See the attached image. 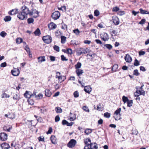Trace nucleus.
<instances>
[{"label":"nucleus","mask_w":149,"mask_h":149,"mask_svg":"<svg viewBox=\"0 0 149 149\" xmlns=\"http://www.w3.org/2000/svg\"><path fill=\"white\" fill-rule=\"evenodd\" d=\"M125 59L128 63L131 62L132 60L131 57L128 54L126 55L125 57Z\"/></svg>","instance_id":"nucleus-13"},{"label":"nucleus","mask_w":149,"mask_h":149,"mask_svg":"<svg viewBox=\"0 0 149 149\" xmlns=\"http://www.w3.org/2000/svg\"><path fill=\"white\" fill-rule=\"evenodd\" d=\"M35 36H39L41 34V32L40 29L37 28L34 32Z\"/></svg>","instance_id":"nucleus-22"},{"label":"nucleus","mask_w":149,"mask_h":149,"mask_svg":"<svg viewBox=\"0 0 149 149\" xmlns=\"http://www.w3.org/2000/svg\"><path fill=\"white\" fill-rule=\"evenodd\" d=\"M87 49H84L83 48H81L77 50V53L78 55L87 53L88 52L87 50Z\"/></svg>","instance_id":"nucleus-8"},{"label":"nucleus","mask_w":149,"mask_h":149,"mask_svg":"<svg viewBox=\"0 0 149 149\" xmlns=\"http://www.w3.org/2000/svg\"><path fill=\"white\" fill-rule=\"evenodd\" d=\"M121 110L120 108H119L116 110L114 112V114L116 115L117 116L116 117L114 116L115 118V119L116 120H119L120 119V113Z\"/></svg>","instance_id":"nucleus-5"},{"label":"nucleus","mask_w":149,"mask_h":149,"mask_svg":"<svg viewBox=\"0 0 149 149\" xmlns=\"http://www.w3.org/2000/svg\"><path fill=\"white\" fill-rule=\"evenodd\" d=\"M11 73L14 76H18L20 73L18 69H14L11 71Z\"/></svg>","instance_id":"nucleus-11"},{"label":"nucleus","mask_w":149,"mask_h":149,"mask_svg":"<svg viewBox=\"0 0 149 149\" xmlns=\"http://www.w3.org/2000/svg\"><path fill=\"white\" fill-rule=\"evenodd\" d=\"M113 22L114 24L116 25H118L119 23V20L118 18L116 16L112 17Z\"/></svg>","instance_id":"nucleus-10"},{"label":"nucleus","mask_w":149,"mask_h":149,"mask_svg":"<svg viewBox=\"0 0 149 149\" xmlns=\"http://www.w3.org/2000/svg\"><path fill=\"white\" fill-rule=\"evenodd\" d=\"M83 110L86 112L89 113L90 112V110L88 107L86 106H84L82 107Z\"/></svg>","instance_id":"nucleus-27"},{"label":"nucleus","mask_w":149,"mask_h":149,"mask_svg":"<svg viewBox=\"0 0 149 149\" xmlns=\"http://www.w3.org/2000/svg\"><path fill=\"white\" fill-rule=\"evenodd\" d=\"M145 54V52L143 51H140L139 52V56L143 55Z\"/></svg>","instance_id":"nucleus-63"},{"label":"nucleus","mask_w":149,"mask_h":149,"mask_svg":"<svg viewBox=\"0 0 149 149\" xmlns=\"http://www.w3.org/2000/svg\"><path fill=\"white\" fill-rule=\"evenodd\" d=\"M119 10V8L116 6L115 7H114L113 9V11H114V12H117Z\"/></svg>","instance_id":"nucleus-61"},{"label":"nucleus","mask_w":149,"mask_h":149,"mask_svg":"<svg viewBox=\"0 0 149 149\" xmlns=\"http://www.w3.org/2000/svg\"><path fill=\"white\" fill-rule=\"evenodd\" d=\"M101 38L102 40L105 41L108 40L109 39L108 35L106 33H104L102 35H101Z\"/></svg>","instance_id":"nucleus-9"},{"label":"nucleus","mask_w":149,"mask_h":149,"mask_svg":"<svg viewBox=\"0 0 149 149\" xmlns=\"http://www.w3.org/2000/svg\"><path fill=\"white\" fill-rule=\"evenodd\" d=\"M73 32L77 35H79L80 33V31L78 29L74 30H73Z\"/></svg>","instance_id":"nucleus-50"},{"label":"nucleus","mask_w":149,"mask_h":149,"mask_svg":"<svg viewBox=\"0 0 149 149\" xmlns=\"http://www.w3.org/2000/svg\"><path fill=\"white\" fill-rule=\"evenodd\" d=\"M7 65V64L6 62H3L0 65V66L1 67H2L4 68Z\"/></svg>","instance_id":"nucleus-52"},{"label":"nucleus","mask_w":149,"mask_h":149,"mask_svg":"<svg viewBox=\"0 0 149 149\" xmlns=\"http://www.w3.org/2000/svg\"><path fill=\"white\" fill-rule=\"evenodd\" d=\"M92 132V130L90 129H86L84 132L86 134V135H88L89 134H90Z\"/></svg>","instance_id":"nucleus-28"},{"label":"nucleus","mask_w":149,"mask_h":149,"mask_svg":"<svg viewBox=\"0 0 149 149\" xmlns=\"http://www.w3.org/2000/svg\"><path fill=\"white\" fill-rule=\"evenodd\" d=\"M61 28L63 29L67 30L68 28L66 24H64L62 25Z\"/></svg>","instance_id":"nucleus-53"},{"label":"nucleus","mask_w":149,"mask_h":149,"mask_svg":"<svg viewBox=\"0 0 149 149\" xmlns=\"http://www.w3.org/2000/svg\"><path fill=\"white\" fill-rule=\"evenodd\" d=\"M127 103V106L128 107H131L133 104V102L132 100H129Z\"/></svg>","instance_id":"nucleus-35"},{"label":"nucleus","mask_w":149,"mask_h":149,"mask_svg":"<svg viewBox=\"0 0 149 149\" xmlns=\"http://www.w3.org/2000/svg\"><path fill=\"white\" fill-rule=\"evenodd\" d=\"M38 139L39 141H44V137L43 136H40L38 137Z\"/></svg>","instance_id":"nucleus-49"},{"label":"nucleus","mask_w":149,"mask_h":149,"mask_svg":"<svg viewBox=\"0 0 149 149\" xmlns=\"http://www.w3.org/2000/svg\"><path fill=\"white\" fill-rule=\"evenodd\" d=\"M24 96L27 98H29L32 97L31 93L28 91H26L24 94Z\"/></svg>","instance_id":"nucleus-16"},{"label":"nucleus","mask_w":149,"mask_h":149,"mask_svg":"<svg viewBox=\"0 0 149 149\" xmlns=\"http://www.w3.org/2000/svg\"><path fill=\"white\" fill-rule=\"evenodd\" d=\"M139 73L138 72V70L137 69H136L134 70V71L133 74L136 76H138L139 75Z\"/></svg>","instance_id":"nucleus-48"},{"label":"nucleus","mask_w":149,"mask_h":149,"mask_svg":"<svg viewBox=\"0 0 149 149\" xmlns=\"http://www.w3.org/2000/svg\"><path fill=\"white\" fill-rule=\"evenodd\" d=\"M18 12V9H12L8 13L9 14L13 15L15 14H16Z\"/></svg>","instance_id":"nucleus-17"},{"label":"nucleus","mask_w":149,"mask_h":149,"mask_svg":"<svg viewBox=\"0 0 149 149\" xmlns=\"http://www.w3.org/2000/svg\"><path fill=\"white\" fill-rule=\"evenodd\" d=\"M54 49L57 52H59V47L58 46L55 45L54 47Z\"/></svg>","instance_id":"nucleus-51"},{"label":"nucleus","mask_w":149,"mask_h":149,"mask_svg":"<svg viewBox=\"0 0 149 149\" xmlns=\"http://www.w3.org/2000/svg\"><path fill=\"white\" fill-rule=\"evenodd\" d=\"M95 41L96 42L97 44H102V42L100 40L96 39L95 40Z\"/></svg>","instance_id":"nucleus-64"},{"label":"nucleus","mask_w":149,"mask_h":149,"mask_svg":"<svg viewBox=\"0 0 149 149\" xmlns=\"http://www.w3.org/2000/svg\"><path fill=\"white\" fill-rule=\"evenodd\" d=\"M50 140L52 143L55 144L56 143V138L54 135L51 136L50 137Z\"/></svg>","instance_id":"nucleus-19"},{"label":"nucleus","mask_w":149,"mask_h":149,"mask_svg":"<svg viewBox=\"0 0 149 149\" xmlns=\"http://www.w3.org/2000/svg\"><path fill=\"white\" fill-rule=\"evenodd\" d=\"M52 131V127H50L48 131L47 132V134H51Z\"/></svg>","instance_id":"nucleus-62"},{"label":"nucleus","mask_w":149,"mask_h":149,"mask_svg":"<svg viewBox=\"0 0 149 149\" xmlns=\"http://www.w3.org/2000/svg\"><path fill=\"white\" fill-rule=\"evenodd\" d=\"M104 46L107 47V49H109V50L111 49L112 48V46L110 44H105Z\"/></svg>","instance_id":"nucleus-39"},{"label":"nucleus","mask_w":149,"mask_h":149,"mask_svg":"<svg viewBox=\"0 0 149 149\" xmlns=\"http://www.w3.org/2000/svg\"><path fill=\"white\" fill-rule=\"evenodd\" d=\"M48 27L50 30L54 29L56 27V24L53 22H51L48 24Z\"/></svg>","instance_id":"nucleus-12"},{"label":"nucleus","mask_w":149,"mask_h":149,"mask_svg":"<svg viewBox=\"0 0 149 149\" xmlns=\"http://www.w3.org/2000/svg\"><path fill=\"white\" fill-rule=\"evenodd\" d=\"M43 95L41 93H39L37 96H36V99H40L42 98V97Z\"/></svg>","instance_id":"nucleus-40"},{"label":"nucleus","mask_w":149,"mask_h":149,"mask_svg":"<svg viewBox=\"0 0 149 149\" xmlns=\"http://www.w3.org/2000/svg\"><path fill=\"white\" fill-rule=\"evenodd\" d=\"M61 60L63 61H67L68 60L67 59H66V57L63 55H62L61 56Z\"/></svg>","instance_id":"nucleus-57"},{"label":"nucleus","mask_w":149,"mask_h":149,"mask_svg":"<svg viewBox=\"0 0 149 149\" xmlns=\"http://www.w3.org/2000/svg\"><path fill=\"white\" fill-rule=\"evenodd\" d=\"M10 97V96L9 95H8L6 93H3L1 95V97L2 98H9Z\"/></svg>","instance_id":"nucleus-36"},{"label":"nucleus","mask_w":149,"mask_h":149,"mask_svg":"<svg viewBox=\"0 0 149 149\" xmlns=\"http://www.w3.org/2000/svg\"><path fill=\"white\" fill-rule=\"evenodd\" d=\"M75 72L77 75L79 77L84 73L83 70L80 69H77Z\"/></svg>","instance_id":"nucleus-18"},{"label":"nucleus","mask_w":149,"mask_h":149,"mask_svg":"<svg viewBox=\"0 0 149 149\" xmlns=\"http://www.w3.org/2000/svg\"><path fill=\"white\" fill-rule=\"evenodd\" d=\"M8 135L4 132H1L0 133V140L5 141L7 139Z\"/></svg>","instance_id":"nucleus-6"},{"label":"nucleus","mask_w":149,"mask_h":149,"mask_svg":"<svg viewBox=\"0 0 149 149\" xmlns=\"http://www.w3.org/2000/svg\"><path fill=\"white\" fill-rule=\"evenodd\" d=\"M29 15H33L34 18H36L38 15V12L36 10H33L32 11H30L29 10Z\"/></svg>","instance_id":"nucleus-7"},{"label":"nucleus","mask_w":149,"mask_h":149,"mask_svg":"<svg viewBox=\"0 0 149 149\" xmlns=\"http://www.w3.org/2000/svg\"><path fill=\"white\" fill-rule=\"evenodd\" d=\"M22 9L21 11L18 13L17 17L19 19L24 20L27 19L28 15H29V10L25 6H22Z\"/></svg>","instance_id":"nucleus-1"},{"label":"nucleus","mask_w":149,"mask_h":149,"mask_svg":"<svg viewBox=\"0 0 149 149\" xmlns=\"http://www.w3.org/2000/svg\"><path fill=\"white\" fill-rule=\"evenodd\" d=\"M74 97L77 98L79 97V92L77 91H75L74 93Z\"/></svg>","instance_id":"nucleus-47"},{"label":"nucleus","mask_w":149,"mask_h":149,"mask_svg":"<svg viewBox=\"0 0 149 149\" xmlns=\"http://www.w3.org/2000/svg\"><path fill=\"white\" fill-rule=\"evenodd\" d=\"M81 63L79 62H78L75 65V68L77 69H79V68L81 67Z\"/></svg>","instance_id":"nucleus-33"},{"label":"nucleus","mask_w":149,"mask_h":149,"mask_svg":"<svg viewBox=\"0 0 149 149\" xmlns=\"http://www.w3.org/2000/svg\"><path fill=\"white\" fill-rule=\"evenodd\" d=\"M146 22V19H142L141 21L139 22V24H144Z\"/></svg>","instance_id":"nucleus-56"},{"label":"nucleus","mask_w":149,"mask_h":149,"mask_svg":"<svg viewBox=\"0 0 149 149\" xmlns=\"http://www.w3.org/2000/svg\"><path fill=\"white\" fill-rule=\"evenodd\" d=\"M34 21V19L31 18H29L27 19V22L29 24L33 23Z\"/></svg>","instance_id":"nucleus-38"},{"label":"nucleus","mask_w":149,"mask_h":149,"mask_svg":"<svg viewBox=\"0 0 149 149\" xmlns=\"http://www.w3.org/2000/svg\"><path fill=\"white\" fill-rule=\"evenodd\" d=\"M60 16V12L58 11L54 12L52 15V17L54 20H56L58 19Z\"/></svg>","instance_id":"nucleus-4"},{"label":"nucleus","mask_w":149,"mask_h":149,"mask_svg":"<svg viewBox=\"0 0 149 149\" xmlns=\"http://www.w3.org/2000/svg\"><path fill=\"white\" fill-rule=\"evenodd\" d=\"M11 18L9 16H8L5 17L4 18V20L6 22H8L10 21L11 20Z\"/></svg>","instance_id":"nucleus-34"},{"label":"nucleus","mask_w":149,"mask_h":149,"mask_svg":"<svg viewBox=\"0 0 149 149\" xmlns=\"http://www.w3.org/2000/svg\"><path fill=\"white\" fill-rule=\"evenodd\" d=\"M25 49L28 53H30V49L27 45L25 46Z\"/></svg>","instance_id":"nucleus-54"},{"label":"nucleus","mask_w":149,"mask_h":149,"mask_svg":"<svg viewBox=\"0 0 149 149\" xmlns=\"http://www.w3.org/2000/svg\"><path fill=\"white\" fill-rule=\"evenodd\" d=\"M117 32L115 30H113L111 33V35L112 36H115L117 35Z\"/></svg>","instance_id":"nucleus-44"},{"label":"nucleus","mask_w":149,"mask_h":149,"mask_svg":"<svg viewBox=\"0 0 149 149\" xmlns=\"http://www.w3.org/2000/svg\"><path fill=\"white\" fill-rule=\"evenodd\" d=\"M94 14L95 16H98L100 14V12L98 10H96L94 11Z\"/></svg>","instance_id":"nucleus-46"},{"label":"nucleus","mask_w":149,"mask_h":149,"mask_svg":"<svg viewBox=\"0 0 149 149\" xmlns=\"http://www.w3.org/2000/svg\"><path fill=\"white\" fill-rule=\"evenodd\" d=\"M77 143L76 141L74 139H71L67 144V146L69 148L74 147Z\"/></svg>","instance_id":"nucleus-3"},{"label":"nucleus","mask_w":149,"mask_h":149,"mask_svg":"<svg viewBox=\"0 0 149 149\" xmlns=\"http://www.w3.org/2000/svg\"><path fill=\"white\" fill-rule=\"evenodd\" d=\"M38 62L40 63H42L43 61H45V56H40L38 57Z\"/></svg>","instance_id":"nucleus-21"},{"label":"nucleus","mask_w":149,"mask_h":149,"mask_svg":"<svg viewBox=\"0 0 149 149\" xmlns=\"http://www.w3.org/2000/svg\"><path fill=\"white\" fill-rule=\"evenodd\" d=\"M22 39L21 38H18L16 40V42L18 44L22 42Z\"/></svg>","instance_id":"nucleus-37"},{"label":"nucleus","mask_w":149,"mask_h":149,"mask_svg":"<svg viewBox=\"0 0 149 149\" xmlns=\"http://www.w3.org/2000/svg\"><path fill=\"white\" fill-rule=\"evenodd\" d=\"M12 126H10L8 128L7 126H4L3 127V130L4 131L7 132H10V130L12 129Z\"/></svg>","instance_id":"nucleus-23"},{"label":"nucleus","mask_w":149,"mask_h":149,"mask_svg":"<svg viewBox=\"0 0 149 149\" xmlns=\"http://www.w3.org/2000/svg\"><path fill=\"white\" fill-rule=\"evenodd\" d=\"M50 60L52 61H54L55 60L56 58L55 57L50 56H49Z\"/></svg>","instance_id":"nucleus-59"},{"label":"nucleus","mask_w":149,"mask_h":149,"mask_svg":"<svg viewBox=\"0 0 149 149\" xmlns=\"http://www.w3.org/2000/svg\"><path fill=\"white\" fill-rule=\"evenodd\" d=\"M91 141L90 139L88 138L85 139L84 141V142L86 145V146H89L90 145V144L88 143V142H91Z\"/></svg>","instance_id":"nucleus-24"},{"label":"nucleus","mask_w":149,"mask_h":149,"mask_svg":"<svg viewBox=\"0 0 149 149\" xmlns=\"http://www.w3.org/2000/svg\"><path fill=\"white\" fill-rule=\"evenodd\" d=\"M134 65L135 66H138L140 65L139 61L136 59L135 60L134 63Z\"/></svg>","instance_id":"nucleus-43"},{"label":"nucleus","mask_w":149,"mask_h":149,"mask_svg":"<svg viewBox=\"0 0 149 149\" xmlns=\"http://www.w3.org/2000/svg\"><path fill=\"white\" fill-rule=\"evenodd\" d=\"M55 110L57 113H61L62 111V109L60 107H56Z\"/></svg>","instance_id":"nucleus-29"},{"label":"nucleus","mask_w":149,"mask_h":149,"mask_svg":"<svg viewBox=\"0 0 149 149\" xmlns=\"http://www.w3.org/2000/svg\"><path fill=\"white\" fill-rule=\"evenodd\" d=\"M61 43L62 44H64L65 43L66 37L64 36H61Z\"/></svg>","instance_id":"nucleus-25"},{"label":"nucleus","mask_w":149,"mask_h":149,"mask_svg":"<svg viewBox=\"0 0 149 149\" xmlns=\"http://www.w3.org/2000/svg\"><path fill=\"white\" fill-rule=\"evenodd\" d=\"M4 116L12 120L15 118L16 115L14 112H9L7 114H5Z\"/></svg>","instance_id":"nucleus-2"},{"label":"nucleus","mask_w":149,"mask_h":149,"mask_svg":"<svg viewBox=\"0 0 149 149\" xmlns=\"http://www.w3.org/2000/svg\"><path fill=\"white\" fill-rule=\"evenodd\" d=\"M61 75V73L60 72H56V78H57L58 79V78H60V76Z\"/></svg>","instance_id":"nucleus-55"},{"label":"nucleus","mask_w":149,"mask_h":149,"mask_svg":"<svg viewBox=\"0 0 149 149\" xmlns=\"http://www.w3.org/2000/svg\"><path fill=\"white\" fill-rule=\"evenodd\" d=\"M60 118L59 116H56L55 118V121L56 122H57L60 120Z\"/></svg>","instance_id":"nucleus-58"},{"label":"nucleus","mask_w":149,"mask_h":149,"mask_svg":"<svg viewBox=\"0 0 149 149\" xmlns=\"http://www.w3.org/2000/svg\"><path fill=\"white\" fill-rule=\"evenodd\" d=\"M67 54H72V50L71 49H68L67 50Z\"/></svg>","instance_id":"nucleus-60"},{"label":"nucleus","mask_w":149,"mask_h":149,"mask_svg":"<svg viewBox=\"0 0 149 149\" xmlns=\"http://www.w3.org/2000/svg\"><path fill=\"white\" fill-rule=\"evenodd\" d=\"M0 35L2 37L4 38L7 35V33L5 31H2L0 33Z\"/></svg>","instance_id":"nucleus-42"},{"label":"nucleus","mask_w":149,"mask_h":149,"mask_svg":"<svg viewBox=\"0 0 149 149\" xmlns=\"http://www.w3.org/2000/svg\"><path fill=\"white\" fill-rule=\"evenodd\" d=\"M111 114L108 112H106L104 114V116L107 118H109L110 117Z\"/></svg>","instance_id":"nucleus-45"},{"label":"nucleus","mask_w":149,"mask_h":149,"mask_svg":"<svg viewBox=\"0 0 149 149\" xmlns=\"http://www.w3.org/2000/svg\"><path fill=\"white\" fill-rule=\"evenodd\" d=\"M118 68V65L117 64H115L112 67V70L114 72L116 71Z\"/></svg>","instance_id":"nucleus-26"},{"label":"nucleus","mask_w":149,"mask_h":149,"mask_svg":"<svg viewBox=\"0 0 149 149\" xmlns=\"http://www.w3.org/2000/svg\"><path fill=\"white\" fill-rule=\"evenodd\" d=\"M52 41V38L50 36L47 35V44L50 43Z\"/></svg>","instance_id":"nucleus-32"},{"label":"nucleus","mask_w":149,"mask_h":149,"mask_svg":"<svg viewBox=\"0 0 149 149\" xmlns=\"http://www.w3.org/2000/svg\"><path fill=\"white\" fill-rule=\"evenodd\" d=\"M90 146L91 148L94 149H97L98 148L97 144L95 143H91Z\"/></svg>","instance_id":"nucleus-20"},{"label":"nucleus","mask_w":149,"mask_h":149,"mask_svg":"<svg viewBox=\"0 0 149 149\" xmlns=\"http://www.w3.org/2000/svg\"><path fill=\"white\" fill-rule=\"evenodd\" d=\"M60 77V78H58V79L59 81H61V82L63 81L66 79L65 76H61Z\"/></svg>","instance_id":"nucleus-41"},{"label":"nucleus","mask_w":149,"mask_h":149,"mask_svg":"<svg viewBox=\"0 0 149 149\" xmlns=\"http://www.w3.org/2000/svg\"><path fill=\"white\" fill-rule=\"evenodd\" d=\"M1 146L2 149H8L10 148L9 145L6 143H2Z\"/></svg>","instance_id":"nucleus-14"},{"label":"nucleus","mask_w":149,"mask_h":149,"mask_svg":"<svg viewBox=\"0 0 149 149\" xmlns=\"http://www.w3.org/2000/svg\"><path fill=\"white\" fill-rule=\"evenodd\" d=\"M122 100L123 101V102L124 103H126V102H127L129 100L128 97H126L125 96H123L122 97Z\"/></svg>","instance_id":"nucleus-30"},{"label":"nucleus","mask_w":149,"mask_h":149,"mask_svg":"<svg viewBox=\"0 0 149 149\" xmlns=\"http://www.w3.org/2000/svg\"><path fill=\"white\" fill-rule=\"evenodd\" d=\"M84 90L86 93H89L92 91V88L89 86H86L84 87Z\"/></svg>","instance_id":"nucleus-15"},{"label":"nucleus","mask_w":149,"mask_h":149,"mask_svg":"<svg viewBox=\"0 0 149 149\" xmlns=\"http://www.w3.org/2000/svg\"><path fill=\"white\" fill-rule=\"evenodd\" d=\"M13 99L14 100H18L20 99L19 95L18 94H16L14 95L13 97Z\"/></svg>","instance_id":"nucleus-31"}]
</instances>
